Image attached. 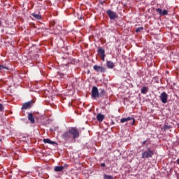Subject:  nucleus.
I'll return each instance as SVG.
<instances>
[{
    "mask_svg": "<svg viewBox=\"0 0 179 179\" xmlns=\"http://www.w3.org/2000/svg\"><path fill=\"white\" fill-rule=\"evenodd\" d=\"M72 89H73V83L71 85V90H72Z\"/></svg>",
    "mask_w": 179,
    "mask_h": 179,
    "instance_id": "nucleus-31",
    "label": "nucleus"
},
{
    "mask_svg": "<svg viewBox=\"0 0 179 179\" xmlns=\"http://www.w3.org/2000/svg\"><path fill=\"white\" fill-rule=\"evenodd\" d=\"M92 97L93 99H99L100 94L99 93V89L97 87L94 86L92 90Z\"/></svg>",
    "mask_w": 179,
    "mask_h": 179,
    "instance_id": "nucleus-4",
    "label": "nucleus"
},
{
    "mask_svg": "<svg viewBox=\"0 0 179 179\" xmlns=\"http://www.w3.org/2000/svg\"><path fill=\"white\" fill-rule=\"evenodd\" d=\"M69 134L73 136L71 138L69 137V142H72L73 143L76 142V138H79L80 136L79 130L76 127H70L69 129Z\"/></svg>",
    "mask_w": 179,
    "mask_h": 179,
    "instance_id": "nucleus-1",
    "label": "nucleus"
},
{
    "mask_svg": "<svg viewBox=\"0 0 179 179\" xmlns=\"http://www.w3.org/2000/svg\"><path fill=\"white\" fill-rule=\"evenodd\" d=\"M101 57L102 61H105L106 55L101 56Z\"/></svg>",
    "mask_w": 179,
    "mask_h": 179,
    "instance_id": "nucleus-27",
    "label": "nucleus"
},
{
    "mask_svg": "<svg viewBox=\"0 0 179 179\" xmlns=\"http://www.w3.org/2000/svg\"><path fill=\"white\" fill-rule=\"evenodd\" d=\"M101 167H106V163L101 164Z\"/></svg>",
    "mask_w": 179,
    "mask_h": 179,
    "instance_id": "nucleus-28",
    "label": "nucleus"
},
{
    "mask_svg": "<svg viewBox=\"0 0 179 179\" xmlns=\"http://www.w3.org/2000/svg\"><path fill=\"white\" fill-rule=\"evenodd\" d=\"M59 75L61 76V78H64L65 74H64L62 73H59Z\"/></svg>",
    "mask_w": 179,
    "mask_h": 179,
    "instance_id": "nucleus-26",
    "label": "nucleus"
},
{
    "mask_svg": "<svg viewBox=\"0 0 179 179\" xmlns=\"http://www.w3.org/2000/svg\"><path fill=\"white\" fill-rule=\"evenodd\" d=\"M80 19H81V20H82V17H80Z\"/></svg>",
    "mask_w": 179,
    "mask_h": 179,
    "instance_id": "nucleus-35",
    "label": "nucleus"
},
{
    "mask_svg": "<svg viewBox=\"0 0 179 179\" xmlns=\"http://www.w3.org/2000/svg\"><path fill=\"white\" fill-rule=\"evenodd\" d=\"M31 16L36 19V20H41V15L40 14H36V13H34L31 14Z\"/></svg>",
    "mask_w": 179,
    "mask_h": 179,
    "instance_id": "nucleus-16",
    "label": "nucleus"
},
{
    "mask_svg": "<svg viewBox=\"0 0 179 179\" xmlns=\"http://www.w3.org/2000/svg\"><path fill=\"white\" fill-rule=\"evenodd\" d=\"M72 179L78 178V174L77 173H71V175Z\"/></svg>",
    "mask_w": 179,
    "mask_h": 179,
    "instance_id": "nucleus-21",
    "label": "nucleus"
},
{
    "mask_svg": "<svg viewBox=\"0 0 179 179\" xmlns=\"http://www.w3.org/2000/svg\"><path fill=\"white\" fill-rule=\"evenodd\" d=\"M171 128V126H169L167 124H164L163 127H162V131H167V129H170Z\"/></svg>",
    "mask_w": 179,
    "mask_h": 179,
    "instance_id": "nucleus-18",
    "label": "nucleus"
},
{
    "mask_svg": "<svg viewBox=\"0 0 179 179\" xmlns=\"http://www.w3.org/2000/svg\"><path fill=\"white\" fill-rule=\"evenodd\" d=\"M69 64H73V62H69Z\"/></svg>",
    "mask_w": 179,
    "mask_h": 179,
    "instance_id": "nucleus-33",
    "label": "nucleus"
},
{
    "mask_svg": "<svg viewBox=\"0 0 179 179\" xmlns=\"http://www.w3.org/2000/svg\"><path fill=\"white\" fill-rule=\"evenodd\" d=\"M33 106V101H30L22 104V110H27V108H31Z\"/></svg>",
    "mask_w": 179,
    "mask_h": 179,
    "instance_id": "nucleus-8",
    "label": "nucleus"
},
{
    "mask_svg": "<svg viewBox=\"0 0 179 179\" xmlns=\"http://www.w3.org/2000/svg\"><path fill=\"white\" fill-rule=\"evenodd\" d=\"M43 142L44 143H48L49 145H57V143L55 141H51L49 138H44L43 140Z\"/></svg>",
    "mask_w": 179,
    "mask_h": 179,
    "instance_id": "nucleus-12",
    "label": "nucleus"
},
{
    "mask_svg": "<svg viewBox=\"0 0 179 179\" xmlns=\"http://www.w3.org/2000/svg\"><path fill=\"white\" fill-rule=\"evenodd\" d=\"M142 30H143V27L136 28V33H141V31H142Z\"/></svg>",
    "mask_w": 179,
    "mask_h": 179,
    "instance_id": "nucleus-19",
    "label": "nucleus"
},
{
    "mask_svg": "<svg viewBox=\"0 0 179 179\" xmlns=\"http://www.w3.org/2000/svg\"><path fill=\"white\" fill-rule=\"evenodd\" d=\"M3 105L0 103V111H3Z\"/></svg>",
    "mask_w": 179,
    "mask_h": 179,
    "instance_id": "nucleus-25",
    "label": "nucleus"
},
{
    "mask_svg": "<svg viewBox=\"0 0 179 179\" xmlns=\"http://www.w3.org/2000/svg\"><path fill=\"white\" fill-rule=\"evenodd\" d=\"M106 94V90H101V92L99 93V94H100L99 97H101L103 96V94Z\"/></svg>",
    "mask_w": 179,
    "mask_h": 179,
    "instance_id": "nucleus-22",
    "label": "nucleus"
},
{
    "mask_svg": "<svg viewBox=\"0 0 179 179\" xmlns=\"http://www.w3.org/2000/svg\"><path fill=\"white\" fill-rule=\"evenodd\" d=\"M178 127H179V124H178Z\"/></svg>",
    "mask_w": 179,
    "mask_h": 179,
    "instance_id": "nucleus-36",
    "label": "nucleus"
},
{
    "mask_svg": "<svg viewBox=\"0 0 179 179\" xmlns=\"http://www.w3.org/2000/svg\"><path fill=\"white\" fill-rule=\"evenodd\" d=\"M153 155H155V152L153 150H151L150 148H148V150L144 151L142 153V158L143 159H150L153 157Z\"/></svg>",
    "mask_w": 179,
    "mask_h": 179,
    "instance_id": "nucleus-2",
    "label": "nucleus"
},
{
    "mask_svg": "<svg viewBox=\"0 0 179 179\" xmlns=\"http://www.w3.org/2000/svg\"><path fill=\"white\" fill-rule=\"evenodd\" d=\"M145 145H146V141H143L142 146H144Z\"/></svg>",
    "mask_w": 179,
    "mask_h": 179,
    "instance_id": "nucleus-29",
    "label": "nucleus"
},
{
    "mask_svg": "<svg viewBox=\"0 0 179 179\" xmlns=\"http://www.w3.org/2000/svg\"><path fill=\"white\" fill-rule=\"evenodd\" d=\"M141 93H142V94H146V93H148V87L143 86L141 88Z\"/></svg>",
    "mask_w": 179,
    "mask_h": 179,
    "instance_id": "nucleus-17",
    "label": "nucleus"
},
{
    "mask_svg": "<svg viewBox=\"0 0 179 179\" xmlns=\"http://www.w3.org/2000/svg\"><path fill=\"white\" fill-rule=\"evenodd\" d=\"M115 122H114V121H112L110 123V125H115Z\"/></svg>",
    "mask_w": 179,
    "mask_h": 179,
    "instance_id": "nucleus-32",
    "label": "nucleus"
},
{
    "mask_svg": "<svg viewBox=\"0 0 179 179\" xmlns=\"http://www.w3.org/2000/svg\"><path fill=\"white\" fill-rule=\"evenodd\" d=\"M106 66H107V68H108L109 69H114V66H115L114 65V63L111 61H108L106 62Z\"/></svg>",
    "mask_w": 179,
    "mask_h": 179,
    "instance_id": "nucleus-13",
    "label": "nucleus"
},
{
    "mask_svg": "<svg viewBox=\"0 0 179 179\" xmlns=\"http://www.w3.org/2000/svg\"><path fill=\"white\" fill-rule=\"evenodd\" d=\"M64 169H65V166H55V171H56V173H59V171H62V170H64Z\"/></svg>",
    "mask_w": 179,
    "mask_h": 179,
    "instance_id": "nucleus-14",
    "label": "nucleus"
},
{
    "mask_svg": "<svg viewBox=\"0 0 179 179\" xmlns=\"http://www.w3.org/2000/svg\"><path fill=\"white\" fill-rule=\"evenodd\" d=\"M2 25V22L0 21V27Z\"/></svg>",
    "mask_w": 179,
    "mask_h": 179,
    "instance_id": "nucleus-34",
    "label": "nucleus"
},
{
    "mask_svg": "<svg viewBox=\"0 0 179 179\" xmlns=\"http://www.w3.org/2000/svg\"><path fill=\"white\" fill-rule=\"evenodd\" d=\"M63 138H64V139H66V138H68V133H64V134H63Z\"/></svg>",
    "mask_w": 179,
    "mask_h": 179,
    "instance_id": "nucleus-24",
    "label": "nucleus"
},
{
    "mask_svg": "<svg viewBox=\"0 0 179 179\" xmlns=\"http://www.w3.org/2000/svg\"><path fill=\"white\" fill-rule=\"evenodd\" d=\"M63 103H66V98H63Z\"/></svg>",
    "mask_w": 179,
    "mask_h": 179,
    "instance_id": "nucleus-30",
    "label": "nucleus"
},
{
    "mask_svg": "<svg viewBox=\"0 0 179 179\" xmlns=\"http://www.w3.org/2000/svg\"><path fill=\"white\" fill-rule=\"evenodd\" d=\"M128 121H130L129 123L131 124V125H135V118L134 117H124L120 120V122L122 124H124V122H127Z\"/></svg>",
    "mask_w": 179,
    "mask_h": 179,
    "instance_id": "nucleus-5",
    "label": "nucleus"
},
{
    "mask_svg": "<svg viewBox=\"0 0 179 179\" xmlns=\"http://www.w3.org/2000/svg\"><path fill=\"white\" fill-rule=\"evenodd\" d=\"M103 178L104 179H113L112 176H108V175H106V174H104Z\"/></svg>",
    "mask_w": 179,
    "mask_h": 179,
    "instance_id": "nucleus-20",
    "label": "nucleus"
},
{
    "mask_svg": "<svg viewBox=\"0 0 179 179\" xmlns=\"http://www.w3.org/2000/svg\"><path fill=\"white\" fill-rule=\"evenodd\" d=\"M159 99L163 104H166L167 103V99H169V95L164 92L160 94Z\"/></svg>",
    "mask_w": 179,
    "mask_h": 179,
    "instance_id": "nucleus-6",
    "label": "nucleus"
},
{
    "mask_svg": "<svg viewBox=\"0 0 179 179\" xmlns=\"http://www.w3.org/2000/svg\"><path fill=\"white\" fill-rule=\"evenodd\" d=\"M27 118L29 121H30L31 124H34V122H36V120H34V116H33V113H29Z\"/></svg>",
    "mask_w": 179,
    "mask_h": 179,
    "instance_id": "nucleus-10",
    "label": "nucleus"
},
{
    "mask_svg": "<svg viewBox=\"0 0 179 179\" xmlns=\"http://www.w3.org/2000/svg\"><path fill=\"white\" fill-rule=\"evenodd\" d=\"M98 54H100L101 57L103 55H106V51L103 48L99 47L98 50Z\"/></svg>",
    "mask_w": 179,
    "mask_h": 179,
    "instance_id": "nucleus-15",
    "label": "nucleus"
},
{
    "mask_svg": "<svg viewBox=\"0 0 179 179\" xmlns=\"http://www.w3.org/2000/svg\"><path fill=\"white\" fill-rule=\"evenodd\" d=\"M106 13L110 20H115V19L118 17V15H117V13L111 10L110 9L107 10Z\"/></svg>",
    "mask_w": 179,
    "mask_h": 179,
    "instance_id": "nucleus-3",
    "label": "nucleus"
},
{
    "mask_svg": "<svg viewBox=\"0 0 179 179\" xmlns=\"http://www.w3.org/2000/svg\"><path fill=\"white\" fill-rule=\"evenodd\" d=\"M94 69L96 71V72H101L102 73H104V72L107 71V69H106V67L100 66L99 65H94Z\"/></svg>",
    "mask_w": 179,
    "mask_h": 179,
    "instance_id": "nucleus-7",
    "label": "nucleus"
},
{
    "mask_svg": "<svg viewBox=\"0 0 179 179\" xmlns=\"http://www.w3.org/2000/svg\"><path fill=\"white\" fill-rule=\"evenodd\" d=\"M104 118H105V115L101 113H99L96 115V120L97 121H99V122H103V120H104Z\"/></svg>",
    "mask_w": 179,
    "mask_h": 179,
    "instance_id": "nucleus-11",
    "label": "nucleus"
},
{
    "mask_svg": "<svg viewBox=\"0 0 179 179\" xmlns=\"http://www.w3.org/2000/svg\"><path fill=\"white\" fill-rule=\"evenodd\" d=\"M156 12L159 13L160 16H166V15H169V11L167 10H162V8H157Z\"/></svg>",
    "mask_w": 179,
    "mask_h": 179,
    "instance_id": "nucleus-9",
    "label": "nucleus"
},
{
    "mask_svg": "<svg viewBox=\"0 0 179 179\" xmlns=\"http://www.w3.org/2000/svg\"><path fill=\"white\" fill-rule=\"evenodd\" d=\"M2 69H8V68L5 67L3 65H0V71H2Z\"/></svg>",
    "mask_w": 179,
    "mask_h": 179,
    "instance_id": "nucleus-23",
    "label": "nucleus"
}]
</instances>
